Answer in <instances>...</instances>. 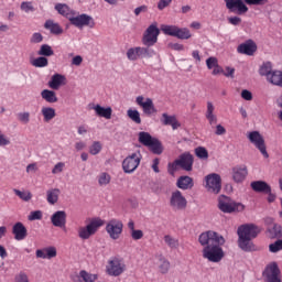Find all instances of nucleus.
Masks as SVG:
<instances>
[{"mask_svg": "<svg viewBox=\"0 0 282 282\" xmlns=\"http://www.w3.org/2000/svg\"><path fill=\"white\" fill-rule=\"evenodd\" d=\"M18 120L23 124H28V122H30V112L18 113Z\"/></svg>", "mask_w": 282, "mask_h": 282, "instance_id": "4d7b16f0", "label": "nucleus"}, {"mask_svg": "<svg viewBox=\"0 0 282 282\" xmlns=\"http://www.w3.org/2000/svg\"><path fill=\"white\" fill-rule=\"evenodd\" d=\"M51 224L55 226V228H65V224H67V213L65 210H57L51 216Z\"/></svg>", "mask_w": 282, "mask_h": 282, "instance_id": "aec40b11", "label": "nucleus"}, {"mask_svg": "<svg viewBox=\"0 0 282 282\" xmlns=\"http://www.w3.org/2000/svg\"><path fill=\"white\" fill-rule=\"evenodd\" d=\"M272 63L265 62L260 66L259 74L260 76H265L268 79L270 75L272 74Z\"/></svg>", "mask_w": 282, "mask_h": 282, "instance_id": "4c0bfd02", "label": "nucleus"}, {"mask_svg": "<svg viewBox=\"0 0 282 282\" xmlns=\"http://www.w3.org/2000/svg\"><path fill=\"white\" fill-rule=\"evenodd\" d=\"M12 235L15 241H23L28 238V228H25L23 223L18 221L12 227Z\"/></svg>", "mask_w": 282, "mask_h": 282, "instance_id": "a211bd4d", "label": "nucleus"}, {"mask_svg": "<svg viewBox=\"0 0 282 282\" xmlns=\"http://www.w3.org/2000/svg\"><path fill=\"white\" fill-rule=\"evenodd\" d=\"M176 186L181 188V191H191V188L195 186V183L191 176H180L176 181Z\"/></svg>", "mask_w": 282, "mask_h": 282, "instance_id": "393cba45", "label": "nucleus"}, {"mask_svg": "<svg viewBox=\"0 0 282 282\" xmlns=\"http://www.w3.org/2000/svg\"><path fill=\"white\" fill-rule=\"evenodd\" d=\"M98 280L97 274H91L85 270H82L79 272V275H75L73 278L74 282H96Z\"/></svg>", "mask_w": 282, "mask_h": 282, "instance_id": "cd10ccee", "label": "nucleus"}, {"mask_svg": "<svg viewBox=\"0 0 282 282\" xmlns=\"http://www.w3.org/2000/svg\"><path fill=\"white\" fill-rule=\"evenodd\" d=\"M227 10L235 12L237 10L238 14H246L248 12L247 6H265L268 0H224ZM247 3V6H246Z\"/></svg>", "mask_w": 282, "mask_h": 282, "instance_id": "7ed1b4c3", "label": "nucleus"}, {"mask_svg": "<svg viewBox=\"0 0 282 282\" xmlns=\"http://www.w3.org/2000/svg\"><path fill=\"white\" fill-rule=\"evenodd\" d=\"M177 28L178 26L176 25L163 24L161 25V32H163V34H166L167 36H176Z\"/></svg>", "mask_w": 282, "mask_h": 282, "instance_id": "a19ab883", "label": "nucleus"}, {"mask_svg": "<svg viewBox=\"0 0 282 282\" xmlns=\"http://www.w3.org/2000/svg\"><path fill=\"white\" fill-rule=\"evenodd\" d=\"M139 56L140 58H153L155 56V51L151 46H139Z\"/></svg>", "mask_w": 282, "mask_h": 282, "instance_id": "e433bc0d", "label": "nucleus"}, {"mask_svg": "<svg viewBox=\"0 0 282 282\" xmlns=\"http://www.w3.org/2000/svg\"><path fill=\"white\" fill-rule=\"evenodd\" d=\"M41 96L43 100L50 104L58 102V97H56V93L54 90L44 89L41 91Z\"/></svg>", "mask_w": 282, "mask_h": 282, "instance_id": "72a5a7b5", "label": "nucleus"}, {"mask_svg": "<svg viewBox=\"0 0 282 282\" xmlns=\"http://www.w3.org/2000/svg\"><path fill=\"white\" fill-rule=\"evenodd\" d=\"M20 9L22 10V12H25L26 14H29V12H34V4L30 1H24L21 3Z\"/></svg>", "mask_w": 282, "mask_h": 282, "instance_id": "8fccbe9b", "label": "nucleus"}, {"mask_svg": "<svg viewBox=\"0 0 282 282\" xmlns=\"http://www.w3.org/2000/svg\"><path fill=\"white\" fill-rule=\"evenodd\" d=\"M63 169H65V163L58 162L52 170L53 175H57V173H63Z\"/></svg>", "mask_w": 282, "mask_h": 282, "instance_id": "052dcab7", "label": "nucleus"}, {"mask_svg": "<svg viewBox=\"0 0 282 282\" xmlns=\"http://www.w3.org/2000/svg\"><path fill=\"white\" fill-rule=\"evenodd\" d=\"M41 112L44 118V122H50L56 118V110L52 107H43Z\"/></svg>", "mask_w": 282, "mask_h": 282, "instance_id": "c9c22d12", "label": "nucleus"}, {"mask_svg": "<svg viewBox=\"0 0 282 282\" xmlns=\"http://www.w3.org/2000/svg\"><path fill=\"white\" fill-rule=\"evenodd\" d=\"M122 228H124L122 221L111 219L106 225V232L109 235L110 239L117 240L120 239V236L122 235Z\"/></svg>", "mask_w": 282, "mask_h": 282, "instance_id": "4468645a", "label": "nucleus"}, {"mask_svg": "<svg viewBox=\"0 0 282 282\" xmlns=\"http://www.w3.org/2000/svg\"><path fill=\"white\" fill-rule=\"evenodd\" d=\"M237 52L238 54H246V56H253L254 52H257V43L252 40H248L238 45Z\"/></svg>", "mask_w": 282, "mask_h": 282, "instance_id": "6ab92c4d", "label": "nucleus"}, {"mask_svg": "<svg viewBox=\"0 0 282 282\" xmlns=\"http://www.w3.org/2000/svg\"><path fill=\"white\" fill-rule=\"evenodd\" d=\"M250 187L252 188V191H254V193H270V188H272V186H270V184H268L265 181H253L250 184Z\"/></svg>", "mask_w": 282, "mask_h": 282, "instance_id": "bb28decb", "label": "nucleus"}, {"mask_svg": "<svg viewBox=\"0 0 282 282\" xmlns=\"http://www.w3.org/2000/svg\"><path fill=\"white\" fill-rule=\"evenodd\" d=\"M214 115H215V106L213 105L212 101H208L207 102V110H206L205 117L214 116Z\"/></svg>", "mask_w": 282, "mask_h": 282, "instance_id": "69168bd1", "label": "nucleus"}, {"mask_svg": "<svg viewBox=\"0 0 282 282\" xmlns=\"http://www.w3.org/2000/svg\"><path fill=\"white\" fill-rule=\"evenodd\" d=\"M161 122L165 127H172V129L175 131L176 129H180L181 124L180 121H177V118L175 116H171L166 112L162 113Z\"/></svg>", "mask_w": 282, "mask_h": 282, "instance_id": "b1692460", "label": "nucleus"}, {"mask_svg": "<svg viewBox=\"0 0 282 282\" xmlns=\"http://www.w3.org/2000/svg\"><path fill=\"white\" fill-rule=\"evenodd\" d=\"M135 102L139 105V107H142L145 116H153V113H158V109H155V105H153V99L147 98L144 101V97L138 96L135 98Z\"/></svg>", "mask_w": 282, "mask_h": 282, "instance_id": "dca6fc26", "label": "nucleus"}, {"mask_svg": "<svg viewBox=\"0 0 282 282\" xmlns=\"http://www.w3.org/2000/svg\"><path fill=\"white\" fill-rule=\"evenodd\" d=\"M248 176V167L246 165L236 166L232 169V180L237 184L243 182L246 177Z\"/></svg>", "mask_w": 282, "mask_h": 282, "instance_id": "412c9836", "label": "nucleus"}, {"mask_svg": "<svg viewBox=\"0 0 282 282\" xmlns=\"http://www.w3.org/2000/svg\"><path fill=\"white\" fill-rule=\"evenodd\" d=\"M198 242L203 246V259H207L210 263H219L224 259L221 248L226 243L224 236L213 230L204 231L199 235Z\"/></svg>", "mask_w": 282, "mask_h": 282, "instance_id": "f257e3e1", "label": "nucleus"}, {"mask_svg": "<svg viewBox=\"0 0 282 282\" xmlns=\"http://www.w3.org/2000/svg\"><path fill=\"white\" fill-rule=\"evenodd\" d=\"M139 142L143 147H147L154 155H162L164 148L160 139L151 135L149 132H139Z\"/></svg>", "mask_w": 282, "mask_h": 282, "instance_id": "20e7f679", "label": "nucleus"}, {"mask_svg": "<svg viewBox=\"0 0 282 282\" xmlns=\"http://www.w3.org/2000/svg\"><path fill=\"white\" fill-rule=\"evenodd\" d=\"M15 282H30V278L28 276V273L21 271L15 275Z\"/></svg>", "mask_w": 282, "mask_h": 282, "instance_id": "bf43d9fd", "label": "nucleus"}, {"mask_svg": "<svg viewBox=\"0 0 282 282\" xmlns=\"http://www.w3.org/2000/svg\"><path fill=\"white\" fill-rule=\"evenodd\" d=\"M177 161H178V166L183 171H187V173L193 171V164L195 162V159L193 158V154H191L189 152H185V153L181 154L178 156Z\"/></svg>", "mask_w": 282, "mask_h": 282, "instance_id": "f3484780", "label": "nucleus"}, {"mask_svg": "<svg viewBox=\"0 0 282 282\" xmlns=\"http://www.w3.org/2000/svg\"><path fill=\"white\" fill-rule=\"evenodd\" d=\"M240 96H241V98H242L243 100H247V101L252 100V93H251L250 90H248V89H243V90L241 91Z\"/></svg>", "mask_w": 282, "mask_h": 282, "instance_id": "0e129e2a", "label": "nucleus"}, {"mask_svg": "<svg viewBox=\"0 0 282 282\" xmlns=\"http://www.w3.org/2000/svg\"><path fill=\"white\" fill-rule=\"evenodd\" d=\"M261 229L254 224H245L238 227V248L243 252H253L257 248L252 239H257Z\"/></svg>", "mask_w": 282, "mask_h": 282, "instance_id": "f03ea898", "label": "nucleus"}, {"mask_svg": "<svg viewBox=\"0 0 282 282\" xmlns=\"http://www.w3.org/2000/svg\"><path fill=\"white\" fill-rule=\"evenodd\" d=\"M269 250L273 253L280 252V250H282V239L269 245Z\"/></svg>", "mask_w": 282, "mask_h": 282, "instance_id": "864d4df0", "label": "nucleus"}, {"mask_svg": "<svg viewBox=\"0 0 282 282\" xmlns=\"http://www.w3.org/2000/svg\"><path fill=\"white\" fill-rule=\"evenodd\" d=\"M173 3V0H160L158 2V10H164L165 8H169Z\"/></svg>", "mask_w": 282, "mask_h": 282, "instance_id": "e2e57ef3", "label": "nucleus"}, {"mask_svg": "<svg viewBox=\"0 0 282 282\" xmlns=\"http://www.w3.org/2000/svg\"><path fill=\"white\" fill-rule=\"evenodd\" d=\"M44 28L55 36H61V34H63V28L61 26V24H58V22H54V20H46L44 23Z\"/></svg>", "mask_w": 282, "mask_h": 282, "instance_id": "c85d7f7f", "label": "nucleus"}, {"mask_svg": "<svg viewBox=\"0 0 282 282\" xmlns=\"http://www.w3.org/2000/svg\"><path fill=\"white\" fill-rule=\"evenodd\" d=\"M30 41L31 43H43V34L39 32L33 33Z\"/></svg>", "mask_w": 282, "mask_h": 282, "instance_id": "680f3d73", "label": "nucleus"}, {"mask_svg": "<svg viewBox=\"0 0 282 282\" xmlns=\"http://www.w3.org/2000/svg\"><path fill=\"white\" fill-rule=\"evenodd\" d=\"M8 144H10V139L0 131V147H8Z\"/></svg>", "mask_w": 282, "mask_h": 282, "instance_id": "338daca9", "label": "nucleus"}, {"mask_svg": "<svg viewBox=\"0 0 282 282\" xmlns=\"http://www.w3.org/2000/svg\"><path fill=\"white\" fill-rule=\"evenodd\" d=\"M195 153L199 160H208V150H206V148L198 147L195 149Z\"/></svg>", "mask_w": 282, "mask_h": 282, "instance_id": "3c124183", "label": "nucleus"}, {"mask_svg": "<svg viewBox=\"0 0 282 282\" xmlns=\"http://www.w3.org/2000/svg\"><path fill=\"white\" fill-rule=\"evenodd\" d=\"M130 235L134 241H140V239H142V237H144V232L140 229H134V230L130 231Z\"/></svg>", "mask_w": 282, "mask_h": 282, "instance_id": "6e6d98bb", "label": "nucleus"}, {"mask_svg": "<svg viewBox=\"0 0 282 282\" xmlns=\"http://www.w3.org/2000/svg\"><path fill=\"white\" fill-rule=\"evenodd\" d=\"M264 282H281V269L276 262L268 264L262 272Z\"/></svg>", "mask_w": 282, "mask_h": 282, "instance_id": "9b49d317", "label": "nucleus"}, {"mask_svg": "<svg viewBox=\"0 0 282 282\" xmlns=\"http://www.w3.org/2000/svg\"><path fill=\"white\" fill-rule=\"evenodd\" d=\"M29 221H36L43 219V212L41 210H34L31 212L28 216Z\"/></svg>", "mask_w": 282, "mask_h": 282, "instance_id": "603ef678", "label": "nucleus"}, {"mask_svg": "<svg viewBox=\"0 0 282 282\" xmlns=\"http://www.w3.org/2000/svg\"><path fill=\"white\" fill-rule=\"evenodd\" d=\"M127 58L129 61H138V59H140V48H139V46L129 48L127 51Z\"/></svg>", "mask_w": 282, "mask_h": 282, "instance_id": "c03bdc74", "label": "nucleus"}, {"mask_svg": "<svg viewBox=\"0 0 282 282\" xmlns=\"http://www.w3.org/2000/svg\"><path fill=\"white\" fill-rule=\"evenodd\" d=\"M102 226H105V220H102V218H93L88 225L78 228L77 234L79 239L87 241V239L94 237Z\"/></svg>", "mask_w": 282, "mask_h": 282, "instance_id": "39448f33", "label": "nucleus"}, {"mask_svg": "<svg viewBox=\"0 0 282 282\" xmlns=\"http://www.w3.org/2000/svg\"><path fill=\"white\" fill-rule=\"evenodd\" d=\"M160 36V29L158 23H153L148 26L142 36V43L145 47H153L158 43V37Z\"/></svg>", "mask_w": 282, "mask_h": 282, "instance_id": "6e6552de", "label": "nucleus"}, {"mask_svg": "<svg viewBox=\"0 0 282 282\" xmlns=\"http://www.w3.org/2000/svg\"><path fill=\"white\" fill-rule=\"evenodd\" d=\"M164 242L172 250L180 248V240H177L176 238H173L172 236H169V235L164 236Z\"/></svg>", "mask_w": 282, "mask_h": 282, "instance_id": "37998d69", "label": "nucleus"}, {"mask_svg": "<svg viewBox=\"0 0 282 282\" xmlns=\"http://www.w3.org/2000/svg\"><path fill=\"white\" fill-rule=\"evenodd\" d=\"M268 232H269V237H271V239H279V238H281L282 237L281 225L272 224L271 226H269Z\"/></svg>", "mask_w": 282, "mask_h": 282, "instance_id": "f704fd0d", "label": "nucleus"}, {"mask_svg": "<svg viewBox=\"0 0 282 282\" xmlns=\"http://www.w3.org/2000/svg\"><path fill=\"white\" fill-rule=\"evenodd\" d=\"M95 113L99 116V118H105L106 120H111V113H113V110L111 107H102L100 105H96L93 107Z\"/></svg>", "mask_w": 282, "mask_h": 282, "instance_id": "c756f323", "label": "nucleus"}, {"mask_svg": "<svg viewBox=\"0 0 282 282\" xmlns=\"http://www.w3.org/2000/svg\"><path fill=\"white\" fill-rule=\"evenodd\" d=\"M39 56H54V50H52V46H50V44H43L39 52H37Z\"/></svg>", "mask_w": 282, "mask_h": 282, "instance_id": "a18cd8bd", "label": "nucleus"}, {"mask_svg": "<svg viewBox=\"0 0 282 282\" xmlns=\"http://www.w3.org/2000/svg\"><path fill=\"white\" fill-rule=\"evenodd\" d=\"M186 197L182 195V192L175 191L172 193L170 206L173 208V210H184V208H186Z\"/></svg>", "mask_w": 282, "mask_h": 282, "instance_id": "2eb2a0df", "label": "nucleus"}, {"mask_svg": "<svg viewBox=\"0 0 282 282\" xmlns=\"http://www.w3.org/2000/svg\"><path fill=\"white\" fill-rule=\"evenodd\" d=\"M59 195H61V189L58 188L48 189L46 192V200L51 204V206H54V204L58 202Z\"/></svg>", "mask_w": 282, "mask_h": 282, "instance_id": "473e14b6", "label": "nucleus"}, {"mask_svg": "<svg viewBox=\"0 0 282 282\" xmlns=\"http://www.w3.org/2000/svg\"><path fill=\"white\" fill-rule=\"evenodd\" d=\"M175 37L181 40H188L191 39V31L186 28L184 29L177 28Z\"/></svg>", "mask_w": 282, "mask_h": 282, "instance_id": "de8ad7c7", "label": "nucleus"}, {"mask_svg": "<svg viewBox=\"0 0 282 282\" xmlns=\"http://www.w3.org/2000/svg\"><path fill=\"white\" fill-rule=\"evenodd\" d=\"M56 254V247H46L35 251L36 259H54Z\"/></svg>", "mask_w": 282, "mask_h": 282, "instance_id": "4be33fe9", "label": "nucleus"}, {"mask_svg": "<svg viewBox=\"0 0 282 282\" xmlns=\"http://www.w3.org/2000/svg\"><path fill=\"white\" fill-rule=\"evenodd\" d=\"M69 23L74 25L75 28H78L79 30H83V28H95L96 22L94 21V18L91 15H88L87 13H82L79 15H72L69 18Z\"/></svg>", "mask_w": 282, "mask_h": 282, "instance_id": "9d476101", "label": "nucleus"}, {"mask_svg": "<svg viewBox=\"0 0 282 282\" xmlns=\"http://www.w3.org/2000/svg\"><path fill=\"white\" fill-rule=\"evenodd\" d=\"M228 22H229L231 25H240V23H241V18H239V17H230V18H228Z\"/></svg>", "mask_w": 282, "mask_h": 282, "instance_id": "774afa93", "label": "nucleus"}, {"mask_svg": "<svg viewBox=\"0 0 282 282\" xmlns=\"http://www.w3.org/2000/svg\"><path fill=\"white\" fill-rule=\"evenodd\" d=\"M55 10L61 14V17H65V19H72V17H76V11L69 8L66 3H57L55 4Z\"/></svg>", "mask_w": 282, "mask_h": 282, "instance_id": "5701e85b", "label": "nucleus"}, {"mask_svg": "<svg viewBox=\"0 0 282 282\" xmlns=\"http://www.w3.org/2000/svg\"><path fill=\"white\" fill-rule=\"evenodd\" d=\"M127 116L132 120V122H135V124H142V119L140 118V111L135 109H128Z\"/></svg>", "mask_w": 282, "mask_h": 282, "instance_id": "ea45409f", "label": "nucleus"}, {"mask_svg": "<svg viewBox=\"0 0 282 282\" xmlns=\"http://www.w3.org/2000/svg\"><path fill=\"white\" fill-rule=\"evenodd\" d=\"M31 65L33 67H47V65H50V62L47 59V57H44L43 55L40 57L34 58L33 61H31Z\"/></svg>", "mask_w": 282, "mask_h": 282, "instance_id": "58836bf2", "label": "nucleus"}, {"mask_svg": "<svg viewBox=\"0 0 282 282\" xmlns=\"http://www.w3.org/2000/svg\"><path fill=\"white\" fill-rule=\"evenodd\" d=\"M65 80H67V78H65L64 75L61 74H54L51 77V80L48 82V87L51 89H59L61 85H65Z\"/></svg>", "mask_w": 282, "mask_h": 282, "instance_id": "7c9ffc66", "label": "nucleus"}, {"mask_svg": "<svg viewBox=\"0 0 282 282\" xmlns=\"http://www.w3.org/2000/svg\"><path fill=\"white\" fill-rule=\"evenodd\" d=\"M140 162H142V154L140 153V151L133 152L132 154L128 155L122 161L123 173H127L128 175H131V173H135L138 166H140Z\"/></svg>", "mask_w": 282, "mask_h": 282, "instance_id": "0eeeda50", "label": "nucleus"}, {"mask_svg": "<svg viewBox=\"0 0 282 282\" xmlns=\"http://www.w3.org/2000/svg\"><path fill=\"white\" fill-rule=\"evenodd\" d=\"M205 188L209 192V193H214V195H218V193H220L221 191V176L217 173H212L208 174L205 177Z\"/></svg>", "mask_w": 282, "mask_h": 282, "instance_id": "f8f14e48", "label": "nucleus"}, {"mask_svg": "<svg viewBox=\"0 0 282 282\" xmlns=\"http://www.w3.org/2000/svg\"><path fill=\"white\" fill-rule=\"evenodd\" d=\"M13 193L20 197V199H22V202H30V199H32V193L28 192V191H21V189H13Z\"/></svg>", "mask_w": 282, "mask_h": 282, "instance_id": "49530a36", "label": "nucleus"}, {"mask_svg": "<svg viewBox=\"0 0 282 282\" xmlns=\"http://www.w3.org/2000/svg\"><path fill=\"white\" fill-rule=\"evenodd\" d=\"M102 151V144L100 141H95L90 148H89V153L90 155H98Z\"/></svg>", "mask_w": 282, "mask_h": 282, "instance_id": "09e8293b", "label": "nucleus"}, {"mask_svg": "<svg viewBox=\"0 0 282 282\" xmlns=\"http://www.w3.org/2000/svg\"><path fill=\"white\" fill-rule=\"evenodd\" d=\"M155 261L159 268V272H161V274H166L169 270H171V262H169L164 256L156 254Z\"/></svg>", "mask_w": 282, "mask_h": 282, "instance_id": "a878e982", "label": "nucleus"}, {"mask_svg": "<svg viewBox=\"0 0 282 282\" xmlns=\"http://www.w3.org/2000/svg\"><path fill=\"white\" fill-rule=\"evenodd\" d=\"M177 166H180V163H178V161L176 159L174 162L169 163V165H167V173H170V175H174L175 171H177Z\"/></svg>", "mask_w": 282, "mask_h": 282, "instance_id": "13d9d810", "label": "nucleus"}, {"mask_svg": "<svg viewBox=\"0 0 282 282\" xmlns=\"http://www.w3.org/2000/svg\"><path fill=\"white\" fill-rule=\"evenodd\" d=\"M268 83L271 85H275L276 87H282V72L281 70H273L269 78L267 79Z\"/></svg>", "mask_w": 282, "mask_h": 282, "instance_id": "2f4dec72", "label": "nucleus"}, {"mask_svg": "<svg viewBox=\"0 0 282 282\" xmlns=\"http://www.w3.org/2000/svg\"><path fill=\"white\" fill-rule=\"evenodd\" d=\"M124 270H126V265L118 258H113L109 260L106 267V272L109 276H120V274H122Z\"/></svg>", "mask_w": 282, "mask_h": 282, "instance_id": "ddd939ff", "label": "nucleus"}, {"mask_svg": "<svg viewBox=\"0 0 282 282\" xmlns=\"http://www.w3.org/2000/svg\"><path fill=\"white\" fill-rule=\"evenodd\" d=\"M248 140L260 151V153L263 155V158H270V154H268V150L265 148V139H263V135L259 131H251L247 135Z\"/></svg>", "mask_w": 282, "mask_h": 282, "instance_id": "1a4fd4ad", "label": "nucleus"}, {"mask_svg": "<svg viewBox=\"0 0 282 282\" xmlns=\"http://www.w3.org/2000/svg\"><path fill=\"white\" fill-rule=\"evenodd\" d=\"M218 208L221 213L232 214V213H243L246 206L241 203H237L228 196H220L218 198Z\"/></svg>", "mask_w": 282, "mask_h": 282, "instance_id": "423d86ee", "label": "nucleus"}, {"mask_svg": "<svg viewBox=\"0 0 282 282\" xmlns=\"http://www.w3.org/2000/svg\"><path fill=\"white\" fill-rule=\"evenodd\" d=\"M99 186H107L111 183V175L107 172H102L97 177Z\"/></svg>", "mask_w": 282, "mask_h": 282, "instance_id": "79ce46f5", "label": "nucleus"}, {"mask_svg": "<svg viewBox=\"0 0 282 282\" xmlns=\"http://www.w3.org/2000/svg\"><path fill=\"white\" fill-rule=\"evenodd\" d=\"M207 69H214L219 65V62L217 61V57H208L206 59Z\"/></svg>", "mask_w": 282, "mask_h": 282, "instance_id": "5fc2aeb1", "label": "nucleus"}]
</instances>
